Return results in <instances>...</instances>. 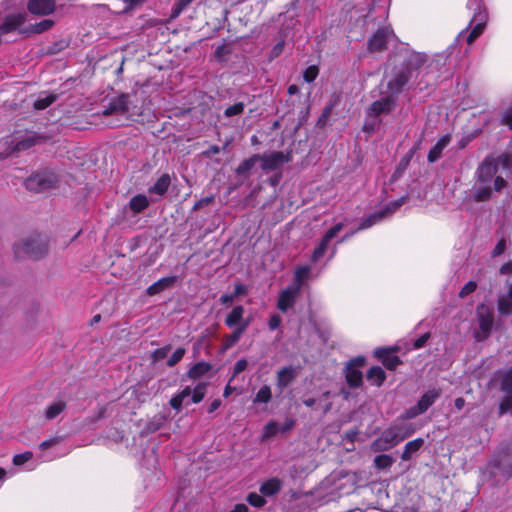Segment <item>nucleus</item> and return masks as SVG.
<instances>
[{
    "label": "nucleus",
    "instance_id": "nucleus-37",
    "mask_svg": "<svg viewBox=\"0 0 512 512\" xmlns=\"http://www.w3.org/2000/svg\"><path fill=\"white\" fill-rule=\"evenodd\" d=\"M257 161H259V155H254L251 158L244 160L237 167L236 173L238 175H244L248 173L254 167Z\"/></svg>",
    "mask_w": 512,
    "mask_h": 512
},
{
    "label": "nucleus",
    "instance_id": "nucleus-15",
    "mask_svg": "<svg viewBox=\"0 0 512 512\" xmlns=\"http://www.w3.org/2000/svg\"><path fill=\"white\" fill-rule=\"evenodd\" d=\"M28 9L32 14L48 15L55 9L54 0H30Z\"/></svg>",
    "mask_w": 512,
    "mask_h": 512
},
{
    "label": "nucleus",
    "instance_id": "nucleus-41",
    "mask_svg": "<svg viewBox=\"0 0 512 512\" xmlns=\"http://www.w3.org/2000/svg\"><path fill=\"white\" fill-rule=\"evenodd\" d=\"M247 501L250 505L261 508L266 504V500L264 499V496L261 494H257L255 492L249 493L247 495Z\"/></svg>",
    "mask_w": 512,
    "mask_h": 512
},
{
    "label": "nucleus",
    "instance_id": "nucleus-54",
    "mask_svg": "<svg viewBox=\"0 0 512 512\" xmlns=\"http://www.w3.org/2000/svg\"><path fill=\"white\" fill-rule=\"evenodd\" d=\"M506 249V240L504 238H501L498 243L496 244L495 248L492 250L491 255L492 257H498L501 254L504 253Z\"/></svg>",
    "mask_w": 512,
    "mask_h": 512
},
{
    "label": "nucleus",
    "instance_id": "nucleus-28",
    "mask_svg": "<svg viewBox=\"0 0 512 512\" xmlns=\"http://www.w3.org/2000/svg\"><path fill=\"white\" fill-rule=\"evenodd\" d=\"M248 326L249 322H244L240 327H237L232 334L226 336L224 341L225 349H229L234 346L239 341Z\"/></svg>",
    "mask_w": 512,
    "mask_h": 512
},
{
    "label": "nucleus",
    "instance_id": "nucleus-4",
    "mask_svg": "<svg viewBox=\"0 0 512 512\" xmlns=\"http://www.w3.org/2000/svg\"><path fill=\"white\" fill-rule=\"evenodd\" d=\"M207 386L206 382H199L194 388L190 386L184 387L170 400L171 407L179 411L183 404L188 405L190 402L194 404L201 402L206 395Z\"/></svg>",
    "mask_w": 512,
    "mask_h": 512
},
{
    "label": "nucleus",
    "instance_id": "nucleus-18",
    "mask_svg": "<svg viewBox=\"0 0 512 512\" xmlns=\"http://www.w3.org/2000/svg\"><path fill=\"white\" fill-rule=\"evenodd\" d=\"M375 356L380 359L383 365L388 369H395L400 363L398 356L394 355L390 350L385 348H377L374 352Z\"/></svg>",
    "mask_w": 512,
    "mask_h": 512
},
{
    "label": "nucleus",
    "instance_id": "nucleus-20",
    "mask_svg": "<svg viewBox=\"0 0 512 512\" xmlns=\"http://www.w3.org/2000/svg\"><path fill=\"white\" fill-rule=\"evenodd\" d=\"M282 487V481L278 478H270L264 481L259 488L263 496L270 497L276 495Z\"/></svg>",
    "mask_w": 512,
    "mask_h": 512
},
{
    "label": "nucleus",
    "instance_id": "nucleus-10",
    "mask_svg": "<svg viewBox=\"0 0 512 512\" xmlns=\"http://www.w3.org/2000/svg\"><path fill=\"white\" fill-rule=\"evenodd\" d=\"M404 202L405 198H401L399 200L389 203L384 209L370 215L367 219H365L361 223L359 230L369 228L372 225L376 224L377 222L381 221L382 219L392 215L402 204H404Z\"/></svg>",
    "mask_w": 512,
    "mask_h": 512
},
{
    "label": "nucleus",
    "instance_id": "nucleus-57",
    "mask_svg": "<svg viewBox=\"0 0 512 512\" xmlns=\"http://www.w3.org/2000/svg\"><path fill=\"white\" fill-rule=\"evenodd\" d=\"M280 324H281V317L277 314L272 315L269 320V328L271 330H275L280 326Z\"/></svg>",
    "mask_w": 512,
    "mask_h": 512
},
{
    "label": "nucleus",
    "instance_id": "nucleus-29",
    "mask_svg": "<svg viewBox=\"0 0 512 512\" xmlns=\"http://www.w3.org/2000/svg\"><path fill=\"white\" fill-rule=\"evenodd\" d=\"M149 205L148 198L143 194H138L131 198L129 207L134 213H140Z\"/></svg>",
    "mask_w": 512,
    "mask_h": 512
},
{
    "label": "nucleus",
    "instance_id": "nucleus-1",
    "mask_svg": "<svg viewBox=\"0 0 512 512\" xmlns=\"http://www.w3.org/2000/svg\"><path fill=\"white\" fill-rule=\"evenodd\" d=\"M408 77L406 75H400L398 79L387 82V92H383V96L374 101L367 110L369 117L376 118L381 114L389 113L395 105V95L398 94L403 86L407 83Z\"/></svg>",
    "mask_w": 512,
    "mask_h": 512
},
{
    "label": "nucleus",
    "instance_id": "nucleus-39",
    "mask_svg": "<svg viewBox=\"0 0 512 512\" xmlns=\"http://www.w3.org/2000/svg\"><path fill=\"white\" fill-rule=\"evenodd\" d=\"M271 389L267 385H263L257 392L253 402L254 403H268L271 400Z\"/></svg>",
    "mask_w": 512,
    "mask_h": 512
},
{
    "label": "nucleus",
    "instance_id": "nucleus-13",
    "mask_svg": "<svg viewBox=\"0 0 512 512\" xmlns=\"http://www.w3.org/2000/svg\"><path fill=\"white\" fill-rule=\"evenodd\" d=\"M300 293L299 285L292 284L288 286L286 289L281 291L278 298L277 307L282 312H286L288 309L293 307L296 297Z\"/></svg>",
    "mask_w": 512,
    "mask_h": 512
},
{
    "label": "nucleus",
    "instance_id": "nucleus-56",
    "mask_svg": "<svg viewBox=\"0 0 512 512\" xmlns=\"http://www.w3.org/2000/svg\"><path fill=\"white\" fill-rule=\"evenodd\" d=\"M501 413L511 412L512 413V396H507L500 405Z\"/></svg>",
    "mask_w": 512,
    "mask_h": 512
},
{
    "label": "nucleus",
    "instance_id": "nucleus-12",
    "mask_svg": "<svg viewBox=\"0 0 512 512\" xmlns=\"http://www.w3.org/2000/svg\"><path fill=\"white\" fill-rule=\"evenodd\" d=\"M426 61V56L418 52H410L405 58L406 68L397 72L391 80H396L400 75H406L408 79L411 77L412 70H416L421 67Z\"/></svg>",
    "mask_w": 512,
    "mask_h": 512
},
{
    "label": "nucleus",
    "instance_id": "nucleus-5",
    "mask_svg": "<svg viewBox=\"0 0 512 512\" xmlns=\"http://www.w3.org/2000/svg\"><path fill=\"white\" fill-rule=\"evenodd\" d=\"M46 250V245L38 238L25 239L14 246V253L18 258L38 259Z\"/></svg>",
    "mask_w": 512,
    "mask_h": 512
},
{
    "label": "nucleus",
    "instance_id": "nucleus-23",
    "mask_svg": "<svg viewBox=\"0 0 512 512\" xmlns=\"http://www.w3.org/2000/svg\"><path fill=\"white\" fill-rule=\"evenodd\" d=\"M244 308L242 306H235L232 311L227 315L225 323L229 327H240L244 322H249L243 319Z\"/></svg>",
    "mask_w": 512,
    "mask_h": 512
},
{
    "label": "nucleus",
    "instance_id": "nucleus-22",
    "mask_svg": "<svg viewBox=\"0 0 512 512\" xmlns=\"http://www.w3.org/2000/svg\"><path fill=\"white\" fill-rule=\"evenodd\" d=\"M127 99L126 95H122L116 99H114L109 106L103 111L104 115L117 114V113H125L127 111Z\"/></svg>",
    "mask_w": 512,
    "mask_h": 512
},
{
    "label": "nucleus",
    "instance_id": "nucleus-46",
    "mask_svg": "<svg viewBox=\"0 0 512 512\" xmlns=\"http://www.w3.org/2000/svg\"><path fill=\"white\" fill-rule=\"evenodd\" d=\"M319 69L317 66L312 65L306 68V70L303 73V78L306 82L310 83L316 79L318 76Z\"/></svg>",
    "mask_w": 512,
    "mask_h": 512
},
{
    "label": "nucleus",
    "instance_id": "nucleus-32",
    "mask_svg": "<svg viewBox=\"0 0 512 512\" xmlns=\"http://www.w3.org/2000/svg\"><path fill=\"white\" fill-rule=\"evenodd\" d=\"M211 370V365L206 362H198L193 365L187 375L191 379H198Z\"/></svg>",
    "mask_w": 512,
    "mask_h": 512
},
{
    "label": "nucleus",
    "instance_id": "nucleus-51",
    "mask_svg": "<svg viewBox=\"0 0 512 512\" xmlns=\"http://www.w3.org/2000/svg\"><path fill=\"white\" fill-rule=\"evenodd\" d=\"M191 2L192 0H179L178 3L172 9V17H178L182 10Z\"/></svg>",
    "mask_w": 512,
    "mask_h": 512
},
{
    "label": "nucleus",
    "instance_id": "nucleus-8",
    "mask_svg": "<svg viewBox=\"0 0 512 512\" xmlns=\"http://www.w3.org/2000/svg\"><path fill=\"white\" fill-rule=\"evenodd\" d=\"M394 37V32L389 27L377 30L368 41L369 51L377 52L385 50L388 44L394 40Z\"/></svg>",
    "mask_w": 512,
    "mask_h": 512
},
{
    "label": "nucleus",
    "instance_id": "nucleus-60",
    "mask_svg": "<svg viewBox=\"0 0 512 512\" xmlns=\"http://www.w3.org/2000/svg\"><path fill=\"white\" fill-rule=\"evenodd\" d=\"M246 293V287L240 283L236 284L235 287H234V292L232 293L233 295H235V298L240 296V295H243Z\"/></svg>",
    "mask_w": 512,
    "mask_h": 512
},
{
    "label": "nucleus",
    "instance_id": "nucleus-62",
    "mask_svg": "<svg viewBox=\"0 0 512 512\" xmlns=\"http://www.w3.org/2000/svg\"><path fill=\"white\" fill-rule=\"evenodd\" d=\"M500 273L501 274H512V261H509V262L505 263L501 267Z\"/></svg>",
    "mask_w": 512,
    "mask_h": 512
},
{
    "label": "nucleus",
    "instance_id": "nucleus-64",
    "mask_svg": "<svg viewBox=\"0 0 512 512\" xmlns=\"http://www.w3.org/2000/svg\"><path fill=\"white\" fill-rule=\"evenodd\" d=\"M230 512H248V507L245 504H237Z\"/></svg>",
    "mask_w": 512,
    "mask_h": 512
},
{
    "label": "nucleus",
    "instance_id": "nucleus-38",
    "mask_svg": "<svg viewBox=\"0 0 512 512\" xmlns=\"http://www.w3.org/2000/svg\"><path fill=\"white\" fill-rule=\"evenodd\" d=\"M393 463H394L393 458L387 454L378 455L374 459L375 467L380 470L390 468Z\"/></svg>",
    "mask_w": 512,
    "mask_h": 512
},
{
    "label": "nucleus",
    "instance_id": "nucleus-21",
    "mask_svg": "<svg viewBox=\"0 0 512 512\" xmlns=\"http://www.w3.org/2000/svg\"><path fill=\"white\" fill-rule=\"evenodd\" d=\"M451 137L450 135L442 136L437 143L430 149L428 153V161L433 163L437 161L442 154L444 148L450 143Z\"/></svg>",
    "mask_w": 512,
    "mask_h": 512
},
{
    "label": "nucleus",
    "instance_id": "nucleus-36",
    "mask_svg": "<svg viewBox=\"0 0 512 512\" xmlns=\"http://www.w3.org/2000/svg\"><path fill=\"white\" fill-rule=\"evenodd\" d=\"M398 437H401V441L409 437L415 432V427L412 424L395 423L392 425Z\"/></svg>",
    "mask_w": 512,
    "mask_h": 512
},
{
    "label": "nucleus",
    "instance_id": "nucleus-9",
    "mask_svg": "<svg viewBox=\"0 0 512 512\" xmlns=\"http://www.w3.org/2000/svg\"><path fill=\"white\" fill-rule=\"evenodd\" d=\"M477 315L480 331L476 333V339L482 341L488 337L493 326V313L489 307L484 304L478 306Z\"/></svg>",
    "mask_w": 512,
    "mask_h": 512
},
{
    "label": "nucleus",
    "instance_id": "nucleus-53",
    "mask_svg": "<svg viewBox=\"0 0 512 512\" xmlns=\"http://www.w3.org/2000/svg\"><path fill=\"white\" fill-rule=\"evenodd\" d=\"M35 143H36V140L33 137H27L23 141L18 142L15 149L17 151H22V150L30 148Z\"/></svg>",
    "mask_w": 512,
    "mask_h": 512
},
{
    "label": "nucleus",
    "instance_id": "nucleus-52",
    "mask_svg": "<svg viewBox=\"0 0 512 512\" xmlns=\"http://www.w3.org/2000/svg\"><path fill=\"white\" fill-rule=\"evenodd\" d=\"M32 458V453L31 452H24L22 454H17L13 457V463L14 465H22L24 464L25 462H27L28 460H30Z\"/></svg>",
    "mask_w": 512,
    "mask_h": 512
},
{
    "label": "nucleus",
    "instance_id": "nucleus-30",
    "mask_svg": "<svg viewBox=\"0 0 512 512\" xmlns=\"http://www.w3.org/2000/svg\"><path fill=\"white\" fill-rule=\"evenodd\" d=\"M329 396H330V392L327 391V392H324L319 399L307 398V399L303 400V403L307 407H312V406H314L318 402L319 403V407L322 410V413L326 414L331 409L332 404H331V402L327 401L325 404L322 405L321 402L324 399L328 400Z\"/></svg>",
    "mask_w": 512,
    "mask_h": 512
},
{
    "label": "nucleus",
    "instance_id": "nucleus-6",
    "mask_svg": "<svg viewBox=\"0 0 512 512\" xmlns=\"http://www.w3.org/2000/svg\"><path fill=\"white\" fill-rule=\"evenodd\" d=\"M57 176L53 172L44 171L30 176L25 186L27 189L35 192H44L56 186Z\"/></svg>",
    "mask_w": 512,
    "mask_h": 512
},
{
    "label": "nucleus",
    "instance_id": "nucleus-16",
    "mask_svg": "<svg viewBox=\"0 0 512 512\" xmlns=\"http://www.w3.org/2000/svg\"><path fill=\"white\" fill-rule=\"evenodd\" d=\"M362 358L356 359L346 367V380L351 387H358L362 383V373L356 368V365H362Z\"/></svg>",
    "mask_w": 512,
    "mask_h": 512
},
{
    "label": "nucleus",
    "instance_id": "nucleus-7",
    "mask_svg": "<svg viewBox=\"0 0 512 512\" xmlns=\"http://www.w3.org/2000/svg\"><path fill=\"white\" fill-rule=\"evenodd\" d=\"M261 161V168L265 171H274L282 167L285 163L291 161V154L289 152L273 151L259 155Z\"/></svg>",
    "mask_w": 512,
    "mask_h": 512
},
{
    "label": "nucleus",
    "instance_id": "nucleus-14",
    "mask_svg": "<svg viewBox=\"0 0 512 512\" xmlns=\"http://www.w3.org/2000/svg\"><path fill=\"white\" fill-rule=\"evenodd\" d=\"M343 224L338 223L331 227L323 236L321 242L319 245L315 248L313 254H312V261L316 262L318 261L326 252L328 245L330 241L336 237V235L342 230Z\"/></svg>",
    "mask_w": 512,
    "mask_h": 512
},
{
    "label": "nucleus",
    "instance_id": "nucleus-40",
    "mask_svg": "<svg viewBox=\"0 0 512 512\" xmlns=\"http://www.w3.org/2000/svg\"><path fill=\"white\" fill-rule=\"evenodd\" d=\"M309 273H310L309 266H301L296 269L293 284H298L299 290H301L302 283L308 277Z\"/></svg>",
    "mask_w": 512,
    "mask_h": 512
},
{
    "label": "nucleus",
    "instance_id": "nucleus-49",
    "mask_svg": "<svg viewBox=\"0 0 512 512\" xmlns=\"http://www.w3.org/2000/svg\"><path fill=\"white\" fill-rule=\"evenodd\" d=\"M185 354V349L184 348H178L173 354L172 356L169 358L168 360V365L169 366H174L176 365L184 356Z\"/></svg>",
    "mask_w": 512,
    "mask_h": 512
},
{
    "label": "nucleus",
    "instance_id": "nucleus-48",
    "mask_svg": "<svg viewBox=\"0 0 512 512\" xmlns=\"http://www.w3.org/2000/svg\"><path fill=\"white\" fill-rule=\"evenodd\" d=\"M243 110H244V104L243 103H236V104L228 107L225 110V115L227 117L239 115V114H241L243 112Z\"/></svg>",
    "mask_w": 512,
    "mask_h": 512
},
{
    "label": "nucleus",
    "instance_id": "nucleus-45",
    "mask_svg": "<svg viewBox=\"0 0 512 512\" xmlns=\"http://www.w3.org/2000/svg\"><path fill=\"white\" fill-rule=\"evenodd\" d=\"M279 431L278 423L275 421H270L264 427L263 438H271L275 436Z\"/></svg>",
    "mask_w": 512,
    "mask_h": 512
},
{
    "label": "nucleus",
    "instance_id": "nucleus-3",
    "mask_svg": "<svg viewBox=\"0 0 512 512\" xmlns=\"http://www.w3.org/2000/svg\"><path fill=\"white\" fill-rule=\"evenodd\" d=\"M500 164L507 166L509 164V157L507 155H501L498 158H486L477 170L478 182L490 185L493 182L496 191H500L505 187V180L501 176H496Z\"/></svg>",
    "mask_w": 512,
    "mask_h": 512
},
{
    "label": "nucleus",
    "instance_id": "nucleus-27",
    "mask_svg": "<svg viewBox=\"0 0 512 512\" xmlns=\"http://www.w3.org/2000/svg\"><path fill=\"white\" fill-rule=\"evenodd\" d=\"M175 281V277H164L153 283L148 287L147 293L149 295H155L163 291L164 289L170 287Z\"/></svg>",
    "mask_w": 512,
    "mask_h": 512
},
{
    "label": "nucleus",
    "instance_id": "nucleus-59",
    "mask_svg": "<svg viewBox=\"0 0 512 512\" xmlns=\"http://www.w3.org/2000/svg\"><path fill=\"white\" fill-rule=\"evenodd\" d=\"M283 48H284V41H280L273 47L272 56L273 57L279 56L281 54V52L283 51Z\"/></svg>",
    "mask_w": 512,
    "mask_h": 512
},
{
    "label": "nucleus",
    "instance_id": "nucleus-2",
    "mask_svg": "<svg viewBox=\"0 0 512 512\" xmlns=\"http://www.w3.org/2000/svg\"><path fill=\"white\" fill-rule=\"evenodd\" d=\"M358 482V476L351 471H334L323 482L325 489L329 490V494L334 496H342L350 494L354 491Z\"/></svg>",
    "mask_w": 512,
    "mask_h": 512
},
{
    "label": "nucleus",
    "instance_id": "nucleus-26",
    "mask_svg": "<svg viewBox=\"0 0 512 512\" xmlns=\"http://www.w3.org/2000/svg\"><path fill=\"white\" fill-rule=\"evenodd\" d=\"M498 310L502 315H508L512 312V285L506 294L499 297Z\"/></svg>",
    "mask_w": 512,
    "mask_h": 512
},
{
    "label": "nucleus",
    "instance_id": "nucleus-35",
    "mask_svg": "<svg viewBox=\"0 0 512 512\" xmlns=\"http://www.w3.org/2000/svg\"><path fill=\"white\" fill-rule=\"evenodd\" d=\"M66 407V403L62 400H58L50 404L46 411H45V417L48 420H52L56 418Z\"/></svg>",
    "mask_w": 512,
    "mask_h": 512
},
{
    "label": "nucleus",
    "instance_id": "nucleus-25",
    "mask_svg": "<svg viewBox=\"0 0 512 512\" xmlns=\"http://www.w3.org/2000/svg\"><path fill=\"white\" fill-rule=\"evenodd\" d=\"M440 396V390L438 389H432L427 391L417 402V406L420 408L419 410H422L425 412Z\"/></svg>",
    "mask_w": 512,
    "mask_h": 512
},
{
    "label": "nucleus",
    "instance_id": "nucleus-17",
    "mask_svg": "<svg viewBox=\"0 0 512 512\" xmlns=\"http://www.w3.org/2000/svg\"><path fill=\"white\" fill-rule=\"evenodd\" d=\"M487 20V14L481 8H479V11L477 14H475L473 21H477L476 24L473 26L470 34L467 37L468 44L473 43L484 31L485 22Z\"/></svg>",
    "mask_w": 512,
    "mask_h": 512
},
{
    "label": "nucleus",
    "instance_id": "nucleus-33",
    "mask_svg": "<svg viewBox=\"0 0 512 512\" xmlns=\"http://www.w3.org/2000/svg\"><path fill=\"white\" fill-rule=\"evenodd\" d=\"M491 185L487 183H477L474 187V197L477 201H485L491 197Z\"/></svg>",
    "mask_w": 512,
    "mask_h": 512
},
{
    "label": "nucleus",
    "instance_id": "nucleus-44",
    "mask_svg": "<svg viewBox=\"0 0 512 512\" xmlns=\"http://www.w3.org/2000/svg\"><path fill=\"white\" fill-rule=\"evenodd\" d=\"M502 389L508 394L512 393V367L508 369L503 376Z\"/></svg>",
    "mask_w": 512,
    "mask_h": 512
},
{
    "label": "nucleus",
    "instance_id": "nucleus-63",
    "mask_svg": "<svg viewBox=\"0 0 512 512\" xmlns=\"http://www.w3.org/2000/svg\"><path fill=\"white\" fill-rule=\"evenodd\" d=\"M502 121L505 125L512 129V113L507 112L504 114Z\"/></svg>",
    "mask_w": 512,
    "mask_h": 512
},
{
    "label": "nucleus",
    "instance_id": "nucleus-47",
    "mask_svg": "<svg viewBox=\"0 0 512 512\" xmlns=\"http://www.w3.org/2000/svg\"><path fill=\"white\" fill-rule=\"evenodd\" d=\"M420 408L417 406V404L411 408H409L408 410H406L402 415H401V419L403 421L405 420H409V419H412V418H415L416 416L420 415V414H423L424 412L422 410H419Z\"/></svg>",
    "mask_w": 512,
    "mask_h": 512
},
{
    "label": "nucleus",
    "instance_id": "nucleus-50",
    "mask_svg": "<svg viewBox=\"0 0 512 512\" xmlns=\"http://www.w3.org/2000/svg\"><path fill=\"white\" fill-rule=\"evenodd\" d=\"M477 288V284L476 282L474 281H469L468 283H466L464 285V287L460 290L459 292V296L461 298H464L466 296H468L469 294H471L472 292H474Z\"/></svg>",
    "mask_w": 512,
    "mask_h": 512
},
{
    "label": "nucleus",
    "instance_id": "nucleus-34",
    "mask_svg": "<svg viewBox=\"0 0 512 512\" xmlns=\"http://www.w3.org/2000/svg\"><path fill=\"white\" fill-rule=\"evenodd\" d=\"M386 378L384 370L379 366L372 367L367 373V379L376 386H380Z\"/></svg>",
    "mask_w": 512,
    "mask_h": 512
},
{
    "label": "nucleus",
    "instance_id": "nucleus-55",
    "mask_svg": "<svg viewBox=\"0 0 512 512\" xmlns=\"http://www.w3.org/2000/svg\"><path fill=\"white\" fill-rule=\"evenodd\" d=\"M247 366L248 362L245 359L238 360L234 365L232 378L243 372Z\"/></svg>",
    "mask_w": 512,
    "mask_h": 512
},
{
    "label": "nucleus",
    "instance_id": "nucleus-24",
    "mask_svg": "<svg viewBox=\"0 0 512 512\" xmlns=\"http://www.w3.org/2000/svg\"><path fill=\"white\" fill-rule=\"evenodd\" d=\"M424 440L422 438H417L412 441L406 443L404 450L401 455V459L403 461L410 460L415 453H417L420 448L423 446Z\"/></svg>",
    "mask_w": 512,
    "mask_h": 512
},
{
    "label": "nucleus",
    "instance_id": "nucleus-31",
    "mask_svg": "<svg viewBox=\"0 0 512 512\" xmlns=\"http://www.w3.org/2000/svg\"><path fill=\"white\" fill-rule=\"evenodd\" d=\"M170 185V177L167 174L162 175L155 184L149 189L150 193L162 196L168 190Z\"/></svg>",
    "mask_w": 512,
    "mask_h": 512
},
{
    "label": "nucleus",
    "instance_id": "nucleus-43",
    "mask_svg": "<svg viewBox=\"0 0 512 512\" xmlns=\"http://www.w3.org/2000/svg\"><path fill=\"white\" fill-rule=\"evenodd\" d=\"M54 22L50 19H45L40 21L39 23L31 26V31L34 33H42L53 26Z\"/></svg>",
    "mask_w": 512,
    "mask_h": 512
},
{
    "label": "nucleus",
    "instance_id": "nucleus-42",
    "mask_svg": "<svg viewBox=\"0 0 512 512\" xmlns=\"http://www.w3.org/2000/svg\"><path fill=\"white\" fill-rule=\"evenodd\" d=\"M56 97L53 96V95H46V96H43V97H39L35 102H34V107L35 109L37 110H42V109H45L47 108L49 105H51L54 101H55Z\"/></svg>",
    "mask_w": 512,
    "mask_h": 512
},
{
    "label": "nucleus",
    "instance_id": "nucleus-61",
    "mask_svg": "<svg viewBox=\"0 0 512 512\" xmlns=\"http://www.w3.org/2000/svg\"><path fill=\"white\" fill-rule=\"evenodd\" d=\"M145 0H125L127 3L126 10H132L141 5Z\"/></svg>",
    "mask_w": 512,
    "mask_h": 512
},
{
    "label": "nucleus",
    "instance_id": "nucleus-11",
    "mask_svg": "<svg viewBox=\"0 0 512 512\" xmlns=\"http://www.w3.org/2000/svg\"><path fill=\"white\" fill-rule=\"evenodd\" d=\"M401 442L392 425L384 430L382 434L372 443V449L375 452L385 451Z\"/></svg>",
    "mask_w": 512,
    "mask_h": 512
},
{
    "label": "nucleus",
    "instance_id": "nucleus-58",
    "mask_svg": "<svg viewBox=\"0 0 512 512\" xmlns=\"http://www.w3.org/2000/svg\"><path fill=\"white\" fill-rule=\"evenodd\" d=\"M429 338V334H424L414 342V348L419 349L425 345Z\"/></svg>",
    "mask_w": 512,
    "mask_h": 512
},
{
    "label": "nucleus",
    "instance_id": "nucleus-19",
    "mask_svg": "<svg viewBox=\"0 0 512 512\" xmlns=\"http://www.w3.org/2000/svg\"><path fill=\"white\" fill-rule=\"evenodd\" d=\"M298 371L292 366L282 368L277 373V386L280 389L287 387L297 377Z\"/></svg>",
    "mask_w": 512,
    "mask_h": 512
}]
</instances>
